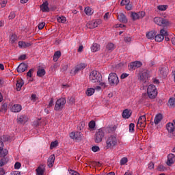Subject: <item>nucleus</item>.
<instances>
[{"instance_id":"obj_53","label":"nucleus","mask_w":175,"mask_h":175,"mask_svg":"<svg viewBox=\"0 0 175 175\" xmlns=\"http://www.w3.org/2000/svg\"><path fill=\"white\" fill-rule=\"evenodd\" d=\"M99 85H100V87H103V88H106V87H107V85H106V83L102 81V79L101 81H98Z\"/></svg>"},{"instance_id":"obj_14","label":"nucleus","mask_w":175,"mask_h":175,"mask_svg":"<svg viewBox=\"0 0 175 175\" xmlns=\"http://www.w3.org/2000/svg\"><path fill=\"white\" fill-rule=\"evenodd\" d=\"M28 69V65L25 63H21L17 68V72L18 73H23V72H25Z\"/></svg>"},{"instance_id":"obj_59","label":"nucleus","mask_w":175,"mask_h":175,"mask_svg":"<svg viewBox=\"0 0 175 175\" xmlns=\"http://www.w3.org/2000/svg\"><path fill=\"white\" fill-rule=\"evenodd\" d=\"M128 76H129V74L123 73L121 75L120 79H126V77H128Z\"/></svg>"},{"instance_id":"obj_48","label":"nucleus","mask_w":175,"mask_h":175,"mask_svg":"<svg viewBox=\"0 0 175 175\" xmlns=\"http://www.w3.org/2000/svg\"><path fill=\"white\" fill-rule=\"evenodd\" d=\"M14 17H16V12H10L8 18L10 20H13V18H14Z\"/></svg>"},{"instance_id":"obj_30","label":"nucleus","mask_w":175,"mask_h":175,"mask_svg":"<svg viewBox=\"0 0 175 175\" xmlns=\"http://www.w3.org/2000/svg\"><path fill=\"white\" fill-rule=\"evenodd\" d=\"M46 75V70L43 68H38L37 71V76L38 77H43Z\"/></svg>"},{"instance_id":"obj_57","label":"nucleus","mask_w":175,"mask_h":175,"mask_svg":"<svg viewBox=\"0 0 175 175\" xmlns=\"http://www.w3.org/2000/svg\"><path fill=\"white\" fill-rule=\"evenodd\" d=\"M44 25H46L45 23H41L38 25V29H43L44 28Z\"/></svg>"},{"instance_id":"obj_17","label":"nucleus","mask_w":175,"mask_h":175,"mask_svg":"<svg viewBox=\"0 0 175 175\" xmlns=\"http://www.w3.org/2000/svg\"><path fill=\"white\" fill-rule=\"evenodd\" d=\"M21 105L15 104L12 107L11 111H12V113H20V111H21Z\"/></svg>"},{"instance_id":"obj_35","label":"nucleus","mask_w":175,"mask_h":175,"mask_svg":"<svg viewBox=\"0 0 175 175\" xmlns=\"http://www.w3.org/2000/svg\"><path fill=\"white\" fill-rule=\"evenodd\" d=\"M94 93H95V89L88 88L85 94H86L87 96H92V95H94Z\"/></svg>"},{"instance_id":"obj_11","label":"nucleus","mask_w":175,"mask_h":175,"mask_svg":"<svg viewBox=\"0 0 175 175\" xmlns=\"http://www.w3.org/2000/svg\"><path fill=\"white\" fill-rule=\"evenodd\" d=\"M143 64L141 62H133L129 65V70H135L137 68H140Z\"/></svg>"},{"instance_id":"obj_22","label":"nucleus","mask_w":175,"mask_h":175,"mask_svg":"<svg viewBox=\"0 0 175 175\" xmlns=\"http://www.w3.org/2000/svg\"><path fill=\"white\" fill-rule=\"evenodd\" d=\"M87 65L85 64L81 63L80 64H78L75 67V73H77V72H79V70H83V69H85Z\"/></svg>"},{"instance_id":"obj_46","label":"nucleus","mask_w":175,"mask_h":175,"mask_svg":"<svg viewBox=\"0 0 175 175\" xmlns=\"http://www.w3.org/2000/svg\"><path fill=\"white\" fill-rule=\"evenodd\" d=\"M129 132H131V133L135 132V124L131 123L129 124Z\"/></svg>"},{"instance_id":"obj_4","label":"nucleus","mask_w":175,"mask_h":175,"mask_svg":"<svg viewBox=\"0 0 175 175\" xmlns=\"http://www.w3.org/2000/svg\"><path fill=\"white\" fill-rule=\"evenodd\" d=\"M147 94L150 99H155L157 98V95H158L157 87L154 85H150L147 89Z\"/></svg>"},{"instance_id":"obj_36","label":"nucleus","mask_w":175,"mask_h":175,"mask_svg":"<svg viewBox=\"0 0 175 175\" xmlns=\"http://www.w3.org/2000/svg\"><path fill=\"white\" fill-rule=\"evenodd\" d=\"M7 111H8V103H4L1 105V107L0 109V111H1V113H6Z\"/></svg>"},{"instance_id":"obj_60","label":"nucleus","mask_w":175,"mask_h":175,"mask_svg":"<svg viewBox=\"0 0 175 175\" xmlns=\"http://www.w3.org/2000/svg\"><path fill=\"white\" fill-rule=\"evenodd\" d=\"M110 17V13L107 12L105 15H104V20H109V18Z\"/></svg>"},{"instance_id":"obj_58","label":"nucleus","mask_w":175,"mask_h":175,"mask_svg":"<svg viewBox=\"0 0 175 175\" xmlns=\"http://www.w3.org/2000/svg\"><path fill=\"white\" fill-rule=\"evenodd\" d=\"M21 167V163L20 162H16L14 165L15 169H20Z\"/></svg>"},{"instance_id":"obj_55","label":"nucleus","mask_w":175,"mask_h":175,"mask_svg":"<svg viewBox=\"0 0 175 175\" xmlns=\"http://www.w3.org/2000/svg\"><path fill=\"white\" fill-rule=\"evenodd\" d=\"M32 73H33V68L30 69V70L27 72V76L28 77H32Z\"/></svg>"},{"instance_id":"obj_54","label":"nucleus","mask_w":175,"mask_h":175,"mask_svg":"<svg viewBox=\"0 0 175 175\" xmlns=\"http://www.w3.org/2000/svg\"><path fill=\"white\" fill-rule=\"evenodd\" d=\"M92 165L93 166H97V167H100V166H102V164L99 161H94Z\"/></svg>"},{"instance_id":"obj_63","label":"nucleus","mask_w":175,"mask_h":175,"mask_svg":"<svg viewBox=\"0 0 175 175\" xmlns=\"http://www.w3.org/2000/svg\"><path fill=\"white\" fill-rule=\"evenodd\" d=\"M27 58V55H22L19 57V59H21V61H24Z\"/></svg>"},{"instance_id":"obj_49","label":"nucleus","mask_w":175,"mask_h":175,"mask_svg":"<svg viewBox=\"0 0 175 175\" xmlns=\"http://www.w3.org/2000/svg\"><path fill=\"white\" fill-rule=\"evenodd\" d=\"M99 150H100L99 148V146H94L92 147V150L93 151V152H98V151H99Z\"/></svg>"},{"instance_id":"obj_47","label":"nucleus","mask_w":175,"mask_h":175,"mask_svg":"<svg viewBox=\"0 0 175 175\" xmlns=\"http://www.w3.org/2000/svg\"><path fill=\"white\" fill-rule=\"evenodd\" d=\"M89 128L94 129L95 128V121L92 120L89 122Z\"/></svg>"},{"instance_id":"obj_13","label":"nucleus","mask_w":175,"mask_h":175,"mask_svg":"<svg viewBox=\"0 0 175 175\" xmlns=\"http://www.w3.org/2000/svg\"><path fill=\"white\" fill-rule=\"evenodd\" d=\"M175 162V155L174 154H170L167 156V166H172Z\"/></svg>"},{"instance_id":"obj_64","label":"nucleus","mask_w":175,"mask_h":175,"mask_svg":"<svg viewBox=\"0 0 175 175\" xmlns=\"http://www.w3.org/2000/svg\"><path fill=\"white\" fill-rule=\"evenodd\" d=\"M126 10H132V5L131 4H126Z\"/></svg>"},{"instance_id":"obj_52","label":"nucleus","mask_w":175,"mask_h":175,"mask_svg":"<svg viewBox=\"0 0 175 175\" xmlns=\"http://www.w3.org/2000/svg\"><path fill=\"white\" fill-rule=\"evenodd\" d=\"M6 3H8V0H1L0 2L1 8H5V6H6Z\"/></svg>"},{"instance_id":"obj_24","label":"nucleus","mask_w":175,"mask_h":175,"mask_svg":"<svg viewBox=\"0 0 175 175\" xmlns=\"http://www.w3.org/2000/svg\"><path fill=\"white\" fill-rule=\"evenodd\" d=\"M156 35H157V31H150L146 33V36L147 39L152 40V39H154V38H155Z\"/></svg>"},{"instance_id":"obj_5","label":"nucleus","mask_w":175,"mask_h":175,"mask_svg":"<svg viewBox=\"0 0 175 175\" xmlns=\"http://www.w3.org/2000/svg\"><path fill=\"white\" fill-rule=\"evenodd\" d=\"M105 132H106V128L99 129L95 134L94 142L95 143H100L105 137Z\"/></svg>"},{"instance_id":"obj_50","label":"nucleus","mask_w":175,"mask_h":175,"mask_svg":"<svg viewBox=\"0 0 175 175\" xmlns=\"http://www.w3.org/2000/svg\"><path fill=\"white\" fill-rule=\"evenodd\" d=\"M58 146V142L55 141L51 143V148H54V147H57Z\"/></svg>"},{"instance_id":"obj_25","label":"nucleus","mask_w":175,"mask_h":175,"mask_svg":"<svg viewBox=\"0 0 175 175\" xmlns=\"http://www.w3.org/2000/svg\"><path fill=\"white\" fill-rule=\"evenodd\" d=\"M16 90L17 91H21L23 85H24V81L21 79L16 81Z\"/></svg>"},{"instance_id":"obj_27","label":"nucleus","mask_w":175,"mask_h":175,"mask_svg":"<svg viewBox=\"0 0 175 175\" xmlns=\"http://www.w3.org/2000/svg\"><path fill=\"white\" fill-rule=\"evenodd\" d=\"M118 19L120 23H128V19H126V16L124 14H120L118 16Z\"/></svg>"},{"instance_id":"obj_6","label":"nucleus","mask_w":175,"mask_h":175,"mask_svg":"<svg viewBox=\"0 0 175 175\" xmlns=\"http://www.w3.org/2000/svg\"><path fill=\"white\" fill-rule=\"evenodd\" d=\"M66 103V98H59L55 103L54 110H55V111H59V110H62Z\"/></svg>"},{"instance_id":"obj_10","label":"nucleus","mask_w":175,"mask_h":175,"mask_svg":"<svg viewBox=\"0 0 175 175\" xmlns=\"http://www.w3.org/2000/svg\"><path fill=\"white\" fill-rule=\"evenodd\" d=\"M154 23H155V24H157V25H159L160 27H162V25L165 27L167 25V24H169L167 21L161 17H155L154 18Z\"/></svg>"},{"instance_id":"obj_39","label":"nucleus","mask_w":175,"mask_h":175,"mask_svg":"<svg viewBox=\"0 0 175 175\" xmlns=\"http://www.w3.org/2000/svg\"><path fill=\"white\" fill-rule=\"evenodd\" d=\"M131 17L133 21H136V20H139V16L137 15V12H131Z\"/></svg>"},{"instance_id":"obj_12","label":"nucleus","mask_w":175,"mask_h":175,"mask_svg":"<svg viewBox=\"0 0 175 175\" xmlns=\"http://www.w3.org/2000/svg\"><path fill=\"white\" fill-rule=\"evenodd\" d=\"M8 155V150L3 149V142L0 140V158H5Z\"/></svg>"},{"instance_id":"obj_26","label":"nucleus","mask_w":175,"mask_h":175,"mask_svg":"<svg viewBox=\"0 0 175 175\" xmlns=\"http://www.w3.org/2000/svg\"><path fill=\"white\" fill-rule=\"evenodd\" d=\"M166 128H167V130L168 131V132H170V133H173V132H174L175 127H174V124H173V123L170 122V123L167 124Z\"/></svg>"},{"instance_id":"obj_18","label":"nucleus","mask_w":175,"mask_h":175,"mask_svg":"<svg viewBox=\"0 0 175 175\" xmlns=\"http://www.w3.org/2000/svg\"><path fill=\"white\" fill-rule=\"evenodd\" d=\"M16 121L17 122H20L21 124H23V122L25 124V122L28 121V117H27V116L25 115H21L18 116Z\"/></svg>"},{"instance_id":"obj_40","label":"nucleus","mask_w":175,"mask_h":175,"mask_svg":"<svg viewBox=\"0 0 175 175\" xmlns=\"http://www.w3.org/2000/svg\"><path fill=\"white\" fill-rule=\"evenodd\" d=\"M157 9L159 10H161V12H163L167 9V5H158Z\"/></svg>"},{"instance_id":"obj_37","label":"nucleus","mask_w":175,"mask_h":175,"mask_svg":"<svg viewBox=\"0 0 175 175\" xmlns=\"http://www.w3.org/2000/svg\"><path fill=\"white\" fill-rule=\"evenodd\" d=\"M17 40V36L16 34H12L10 37V42L12 44L16 43V41Z\"/></svg>"},{"instance_id":"obj_43","label":"nucleus","mask_w":175,"mask_h":175,"mask_svg":"<svg viewBox=\"0 0 175 175\" xmlns=\"http://www.w3.org/2000/svg\"><path fill=\"white\" fill-rule=\"evenodd\" d=\"M175 105V99L174 98H170V100H168V105L169 106H174Z\"/></svg>"},{"instance_id":"obj_20","label":"nucleus","mask_w":175,"mask_h":175,"mask_svg":"<svg viewBox=\"0 0 175 175\" xmlns=\"http://www.w3.org/2000/svg\"><path fill=\"white\" fill-rule=\"evenodd\" d=\"M45 170H46V168H44V166L43 165H40L36 170V175H43V174H44V171Z\"/></svg>"},{"instance_id":"obj_34","label":"nucleus","mask_w":175,"mask_h":175,"mask_svg":"<svg viewBox=\"0 0 175 175\" xmlns=\"http://www.w3.org/2000/svg\"><path fill=\"white\" fill-rule=\"evenodd\" d=\"M82 139H83V133H81V132H76L75 140H77V142H80Z\"/></svg>"},{"instance_id":"obj_3","label":"nucleus","mask_w":175,"mask_h":175,"mask_svg":"<svg viewBox=\"0 0 175 175\" xmlns=\"http://www.w3.org/2000/svg\"><path fill=\"white\" fill-rule=\"evenodd\" d=\"M108 81L109 84H110L111 87H116V85H118L120 79H118V76H117V74L111 72L108 77Z\"/></svg>"},{"instance_id":"obj_62","label":"nucleus","mask_w":175,"mask_h":175,"mask_svg":"<svg viewBox=\"0 0 175 175\" xmlns=\"http://www.w3.org/2000/svg\"><path fill=\"white\" fill-rule=\"evenodd\" d=\"M148 169H150V170L152 169H154V163H149V164L148 165Z\"/></svg>"},{"instance_id":"obj_29","label":"nucleus","mask_w":175,"mask_h":175,"mask_svg":"<svg viewBox=\"0 0 175 175\" xmlns=\"http://www.w3.org/2000/svg\"><path fill=\"white\" fill-rule=\"evenodd\" d=\"M84 12L87 16H92V14H94V10L90 7H86Z\"/></svg>"},{"instance_id":"obj_7","label":"nucleus","mask_w":175,"mask_h":175,"mask_svg":"<svg viewBox=\"0 0 175 175\" xmlns=\"http://www.w3.org/2000/svg\"><path fill=\"white\" fill-rule=\"evenodd\" d=\"M165 36H169V33L165 29H161L160 31V34H157L154 37V40L156 42H161L163 39H165Z\"/></svg>"},{"instance_id":"obj_61","label":"nucleus","mask_w":175,"mask_h":175,"mask_svg":"<svg viewBox=\"0 0 175 175\" xmlns=\"http://www.w3.org/2000/svg\"><path fill=\"white\" fill-rule=\"evenodd\" d=\"M131 40H132V38L131 37L124 38V42H126V43H129V42H131Z\"/></svg>"},{"instance_id":"obj_31","label":"nucleus","mask_w":175,"mask_h":175,"mask_svg":"<svg viewBox=\"0 0 175 175\" xmlns=\"http://www.w3.org/2000/svg\"><path fill=\"white\" fill-rule=\"evenodd\" d=\"M131 114L132 113H131V111H129L128 109H125L122 113V117L123 118H129Z\"/></svg>"},{"instance_id":"obj_8","label":"nucleus","mask_w":175,"mask_h":175,"mask_svg":"<svg viewBox=\"0 0 175 175\" xmlns=\"http://www.w3.org/2000/svg\"><path fill=\"white\" fill-rule=\"evenodd\" d=\"M100 24H102V21L100 19H96L89 22L87 24V27L88 28H90V29H94V28H96Z\"/></svg>"},{"instance_id":"obj_41","label":"nucleus","mask_w":175,"mask_h":175,"mask_svg":"<svg viewBox=\"0 0 175 175\" xmlns=\"http://www.w3.org/2000/svg\"><path fill=\"white\" fill-rule=\"evenodd\" d=\"M57 21L64 24L66 22V18L65 16H59L57 18Z\"/></svg>"},{"instance_id":"obj_1","label":"nucleus","mask_w":175,"mask_h":175,"mask_svg":"<svg viewBox=\"0 0 175 175\" xmlns=\"http://www.w3.org/2000/svg\"><path fill=\"white\" fill-rule=\"evenodd\" d=\"M106 146L105 148L107 150H111L114 148L116 146H117L118 142L117 140V136L116 135H111L108 137L106 139Z\"/></svg>"},{"instance_id":"obj_2","label":"nucleus","mask_w":175,"mask_h":175,"mask_svg":"<svg viewBox=\"0 0 175 175\" xmlns=\"http://www.w3.org/2000/svg\"><path fill=\"white\" fill-rule=\"evenodd\" d=\"M89 80L92 83H98L102 81V75L96 70H93L90 72Z\"/></svg>"},{"instance_id":"obj_38","label":"nucleus","mask_w":175,"mask_h":175,"mask_svg":"<svg viewBox=\"0 0 175 175\" xmlns=\"http://www.w3.org/2000/svg\"><path fill=\"white\" fill-rule=\"evenodd\" d=\"M106 48H107V50H108V51H113V50L116 49V46L113 43H108Z\"/></svg>"},{"instance_id":"obj_56","label":"nucleus","mask_w":175,"mask_h":175,"mask_svg":"<svg viewBox=\"0 0 175 175\" xmlns=\"http://www.w3.org/2000/svg\"><path fill=\"white\" fill-rule=\"evenodd\" d=\"M69 173L71 175H79V172H77L73 170H69Z\"/></svg>"},{"instance_id":"obj_16","label":"nucleus","mask_w":175,"mask_h":175,"mask_svg":"<svg viewBox=\"0 0 175 175\" xmlns=\"http://www.w3.org/2000/svg\"><path fill=\"white\" fill-rule=\"evenodd\" d=\"M40 10L44 13H47V12H50V8H49V2L46 1V2L43 3L40 5Z\"/></svg>"},{"instance_id":"obj_19","label":"nucleus","mask_w":175,"mask_h":175,"mask_svg":"<svg viewBox=\"0 0 175 175\" xmlns=\"http://www.w3.org/2000/svg\"><path fill=\"white\" fill-rule=\"evenodd\" d=\"M55 161V155L51 154L48 159L47 165L49 167H53L54 161Z\"/></svg>"},{"instance_id":"obj_32","label":"nucleus","mask_w":175,"mask_h":175,"mask_svg":"<svg viewBox=\"0 0 175 175\" xmlns=\"http://www.w3.org/2000/svg\"><path fill=\"white\" fill-rule=\"evenodd\" d=\"M60 57H61V51H56L53 55L54 62H57V61H58Z\"/></svg>"},{"instance_id":"obj_23","label":"nucleus","mask_w":175,"mask_h":175,"mask_svg":"<svg viewBox=\"0 0 175 175\" xmlns=\"http://www.w3.org/2000/svg\"><path fill=\"white\" fill-rule=\"evenodd\" d=\"M31 46V43L25 42L24 41H19L18 42V46L21 49H27V47H29Z\"/></svg>"},{"instance_id":"obj_44","label":"nucleus","mask_w":175,"mask_h":175,"mask_svg":"<svg viewBox=\"0 0 175 175\" xmlns=\"http://www.w3.org/2000/svg\"><path fill=\"white\" fill-rule=\"evenodd\" d=\"M128 163V158L126 157H123L121 160H120V165H125L126 163Z\"/></svg>"},{"instance_id":"obj_33","label":"nucleus","mask_w":175,"mask_h":175,"mask_svg":"<svg viewBox=\"0 0 175 175\" xmlns=\"http://www.w3.org/2000/svg\"><path fill=\"white\" fill-rule=\"evenodd\" d=\"M161 121H162V114L159 113L155 117L154 122L157 125V124H159Z\"/></svg>"},{"instance_id":"obj_45","label":"nucleus","mask_w":175,"mask_h":175,"mask_svg":"<svg viewBox=\"0 0 175 175\" xmlns=\"http://www.w3.org/2000/svg\"><path fill=\"white\" fill-rule=\"evenodd\" d=\"M130 2H131L130 0H122V1H121V3H120V5H121L122 6H125V5L129 4Z\"/></svg>"},{"instance_id":"obj_15","label":"nucleus","mask_w":175,"mask_h":175,"mask_svg":"<svg viewBox=\"0 0 175 175\" xmlns=\"http://www.w3.org/2000/svg\"><path fill=\"white\" fill-rule=\"evenodd\" d=\"M159 72L163 77H166V76H167V73H169V69L167 66H163L159 68Z\"/></svg>"},{"instance_id":"obj_42","label":"nucleus","mask_w":175,"mask_h":175,"mask_svg":"<svg viewBox=\"0 0 175 175\" xmlns=\"http://www.w3.org/2000/svg\"><path fill=\"white\" fill-rule=\"evenodd\" d=\"M137 14L138 15V18H143L146 16V12L144 11H141L139 12H137Z\"/></svg>"},{"instance_id":"obj_28","label":"nucleus","mask_w":175,"mask_h":175,"mask_svg":"<svg viewBox=\"0 0 175 175\" xmlns=\"http://www.w3.org/2000/svg\"><path fill=\"white\" fill-rule=\"evenodd\" d=\"M100 49V46L97 43H94L91 47V50L93 53H96V51H99Z\"/></svg>"},{"instance_id":"obj_9","label":"nucleus","mask_w":175,"mask_h":175,"mask_svg":"<svg viewBox=\"0 0 175 175\" xmlns=\"http://www.w3.org/2000/svg\"><path fill=\"white\" fill-rule=\"evenodd\" d=\"M146 125H147V118H146V115L141 116L138 119L137 126L146 128Z\"/></svg>"},{"instance_id":"obj_21","label":"nucleus","mask_w":175,"mask_h":175,"mask_svg":"<svg viewBox=\"0 0 175 175\" xmlns=\"http://www.w3.org/2000/svg\"><path fill=\"white\" fill-rule=\"evenodd\" d=\"M147 79H148V73H147V72L144 71L143 72L139 73V80L146 83Z\"/></svg>"},{"instance_id":"obj_51","label":"nucleus","mask_w":175,"mask_h":175,"mask_svg":"<svg viewBox=\"0 0 175 175\" xmlns=\"http://www.w3.org/2000/svg\"><path fill=\"white\" fill-rule=\"evenodd\" d=\"M53 106H54V98H51L49 105H48V107H53Z\"/></svg>"}]
</instances>
